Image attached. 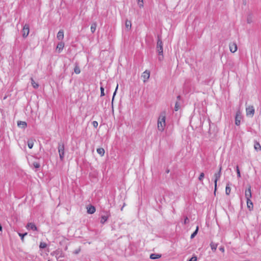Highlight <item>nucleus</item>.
I'll return each mask as SVG.
<instances>
[{"instance_id":"obj_1","label":"nucleus","mask_w":261,"mask_h":261,"mask_svg":"<svg viewBox=\"0 0 261 261\" xmlns=\"http://www.w3.org/2000/svg\"><path fill=\"white\" fill-rule=\"evenodd\" d=\"M166 112H163L161 113L158 120V129L160 132L164 130L166 125Z\"/></svg>"},{"instance_id":"obj_2","label":"nucleus","mask_w":261,"mask_h":261,"mask_svg":"<svg viewBox=\"0 0 261 261\" xmlns=\"http://www.w3.org/2000/svg\"><path fill=\"white\" fill-rule=\"evenodd\" d=\"M156 50L160 56L159 60L162 61L163 59V43L161 39V37L159 35L158 36Z\"/></svg>"},{"instance_id":"obj_3","label":"nucleus","mask_w":261,"mask_h":261,"mask_svg":"<svg viewBox=\"0 0 261 261\" xmlns=\"http://www.w3.org/2000/svg\"><path fill=\"white\" fill-rule=\"evenodd\" d=\"M58 149L59 154V157L61 161H63L65 156V146L63 143H58Z\"/></svg>"},{"instance_id":"obj_4","label":"nucleus","mask_w":261,"mask_h":261,"mask_svg":"<svg viewBox=\"0 0 261 261\" xmlns=\"http://www.w3.org/2000/svg\"><path fill=\"white\" fill-rule=\"evenodd\" d=\"M221 170H222V166L221 165L219 166V170L218 172L215 173L214 174V183H215V192L217 189V183L218 180H219L221 176Z\"/></svg>"},{"instance_id":"obj_5","label":"nucleus","mask_w":261,"mask_h":261,"mask_svg":"<svg viewBox=\"0 0 261 261\" xmlns=\"http://www.w3.org/2000/svg\"><path fill=\"white\" fill-rule=\"evenodd\" d=\"M51 255L55 256L57 259L64 257V254L62 251L59 249L53 251L51 253Z\"/></svg>"},{"instance_id":"obj_6","label":"nucleus","mask_w":261,"mask_h":261,"mask_svg":"<svg viewBox=\"0 0 261 261\" xmlns=\"http://www.w3.org/2000/svg\"><path fill=\"white\" fill-rule=\"evenodd\" d=\"M242 119V116L241 112L240 111H237L235 117V124L236 125L239 126L240 125Z\"/></svg>"},{"instance_id":"obj_7","label":"nucleus","mask_w":261,"mask_h":261,"mask_svg":"<svg viewBox=\"0 0 261 261\" xmlns=\"http://www.w3.org/2000/svg\"><path fill=\"white\" fill-rule=\"evenodd\" d=\"M30 32V28L28 24H25L22 29V36L23 38H26Z\"/></svg>"},{"instance_id":"obj_8","label":"nucleus","mask_w":261,"mask_h":261,"mask_svg":"<svg viewBox=\"0 0 261 261\" xmlns=\"http://www.w3.org/2000/svg\"><path fill=\"white\" fill-rule=\"evenodd\" d=\"M246 115L247 116L253 117L254 114V109L253 106H249L246 108Z\"/></svg>"},{"instance_id":"obj_9","label":"nucleus","mask_w":261,"mask_h":261,"mask_svg":"<svg viewBox=\"0 0 261 261\" xmlns=\"http://www.w3.org/2000/svg\"><path fill=\"white\" fill-rule=\"evenodd\" d=\"M251 189V186H249L248 188L245 190V196L246 199V200L250 199L252 197V193Z\"/></svg>"},{"instance_id":"obj_10","label":"nucleus","mask_w":261,"mask_h":261,"mask_svg":"<svg viewBox=\"0 0 261 261\" xmlns=\"http://www.w3.org/2000/svg\"><path fill=\"white\" fill-rule=\"evenodd\" d=\"M150 77V72L148 70H145L143 72L142 77L143 79V82L146 83Z\"/></svg>"},{"instance_id":"obj_11","label":"nucleus","mask_w":261,"mask_h":261,"mask_svg":"<svg viewBox=\"0 0 261 261\" xmlns=\"http://www.w3.org/2000/svg\"><path fill=\"white\" fill-rule=\"evenodd\" d=\"M229 46L230 51L231 53H234L237 50L238 47H237V44L235 42L230 43Z\"/></svg>"},{"instance_id":"obj_12","label":"nucleus","mask_w":261,"mask_h":261,"mask_svg":"<svg viewBox=\"0 0 261 261\" xmlns=\"http://www.w3.org/2000/svg\"><path fill=\"white\" fill-rule=\"evenodd\" d=\"M110 216V214L109 213V212H106V215H102L101 217L100 223L103 224L107 221Z\"/></svg>"},{"instance_id":"obj_13","label":"nucleus","mask_w":261,"mask_h":261,"mask_svg":"<svg viewBox=\"0 0 261 261\" xmlns=\"http://www.w3.org/2000/svg\"><path fill=\"white\" fill-rule=\"evenodd\" d=\"M27 228L28 229H31L33 231H37V227L35 225V224L34 223H29L28 224L27 226Z\"/></svg>"},{"instance_id":"obj_14","label":"nucleus","mask_w":261,"mask_h":261,"mask_svg":"<svg viewBox=\"0 0 261 261\" xmlns=\"http://www.w3.org/2000/svg\"><path fill=\"white\" fill-rule=\"evenodd\" d=\"M57 38L59 40H62L64 38V31L62 30H60L57 36Z\"/></svg>"},{"instance_id":"obj_15","label":"nucleus","mask_w":261,"mask_h":261,"mask_svg":"<svg viewBox=\"0 0 261 261\" xmlns=\"http://www.w3.org/2000/svg\"><path fill=\"white\" fill-rule=\"evenodd\" d=\"M64 47V43L63 42H59L57 46V49H58V52L60 53L61 51L63 50Z\"/></svg>"},{"instance_id":"obj_16","label":"nucleus","mask_w":261,"mask_h":261,"mask_svg":"<svg viewBox=\"0 0 261 261\" xmlns=\"http://www.w3.org/2000/svg\"><path fill=\"white\" fill-rule=\"evenodd\" d=\"M247 206L249 211H252L253 208V204L251 199L247 200Z\"/></svg>"},{"instance_id":"obj_17","label":"nucleus","mask_w":261,"mask_h":261,"mask_svg":"<svg viewBox=\"0 0 261 261\" xmlns=\"http://www.w3.org/2000/svg\"><path fill=\"white\" fill-rule=\"evenodd\" d=\"M95 207L93 205H90L87 207V212L88 214H92L95 213Z\"/></svg>"},{"instance_id":"obj_18","label":"nucleus","mask_w":261,"mask_h":261,"mask_svg":"<svg viewBox=\"0 0 261 261\" xmlns=\"http://www.w3.org/2000/svg\"><path fill=\"white\" fill-rule=\"evenodd\" d=\"M34 140L32 138L29 139L27 142L28 146L30 149H31L33 148L34 143Z\"/></svg>"},{"instance_id":"obj_19","label":"nucleus","mask_w":261,"mask_h":261,"mask_svg":"<svg viewBox=\"0 0 261 261\" xmlns=\"http://www.w3.org/2000/svg\"><path fill=\"white\" fill-rule=\"evenodd\" d=\"M17 125L22 128H25L27 126V124L25 121H19L17 122Z\"/></svg>"},{"instance_id":"obj_20","label":"nucleus","mask_w":261,"mask_h":261,"mask_svg":"<svg viewBox=\"0 0 261 261\" xmlns=\"http://www.w3.org/2000/svg\"><path fill=\"white\" fill-rule=\"evenodd\" d=\"M254 148L257 151L261 150V146L257 141H254Z\"/></svg>"},{"instance_id":"obj_21","label":"nucleus","mask_w":261,"mask_h":261,"mask_svg":"<svg viewBox=\"0 0 261 261\" xmlns=\"http://www.w3.org/2000/svg\"><path fill=\"white\" fill-rule=\"evenodd\" d=\"M210 246L212 251L215 252L218 246V244L212 242L210 244Z\"/></svg>"},{"instance_id":"obj_22","label":"nucleus","mask_w":261,"mask_h":261,"mask_svg":"<svg viewBox=\"0 0 261 261\" xmlns=\"http://www.w3.org/2000/svg\"><path fill=\"white\" fill-rule=\"evenodd\" d=\"M74 71L76 74H79L81 72V69L77 63L75 64V67L74 68Z\"/></svg>"},{"instance_id":"obj_23","label":"nucleus","mask_w":261,"mask_h":261,"mask_svg":"<svg viewBox=\"0 0 261 261\" xmlns=\"http://www.w3.org/2000/svg\"><path fill=\"white\" fill-rule=\"evenodd\" d=\"M125 28L127 30H129L131 29L132 23L131 21L128 20H126L125 21Z\"/></svg>"},{"instance_id":"obj_24","label":"nucleus","mask_w":261,"mask_h":261,"mask_svg":"<svg viewBox=\"0 0 261 261\" xmlns=\"http://www.w3.org/2000/svg\"><path fill=\"white\" fill-rule=\"evenodd\" d=\"M31 84L34 88L37 89L39 87V84L36 83L33 77L31 78Z\"/></svg>"},{"instance_id":"obj_25","label":"nucleus","mask_w":261,"mask_h":261,"mask_svg":"<svg viewBox=\"0 0 261 261\" xmlns=\"http://www.w3.org/2000/svg\"><path fill=\"white\" fill-rule=\"evenodd\" d=\"M231 191L229 183H227L225 189V193L226 195H229Z\"/></svg>"},{"instance_id":"obj_26","label":"nucleus","mask_w":261,"mask_h":261,"mask_svg":"<svg viewBox=\"0 0 261 261\" xmlns=\"http://www.w3.org/2000/svg\"><path fill=\"white\" fill-rule=\"evenodd\" d=\"M97 27V23L96 22H93L91 25V31L92 33H94L95 32L96 29Z\"/></svg>"},{"instance_id":"obj_27","label":"nucleus","mask_w":261,"mask_h":261,"mask_svg":"<svg viewBox=\"0 0 261 261\" xmlns=\"http://www.w3.org/2000/svg\"><path fill=\"white\" fill-rule=\"evenodd\" d=\"M97 152L101 156L105 154V149L102 148H99L97 149Z\"/></svg>"},{"instance_id":"obj_28","label":"nucleus","mask_w":261,"mask_h":261,"mask_svg":"<svg viewBox=\"0 0 261 261\" xmlns=\"http://www.w3.org/2000/svg\"><path fill=\"white\" fill-rule=\"evenodd\" d=\"M161 255L159 254L152 253L150 255V258L152 259H157L161 257Z\"/></svg>"},{"instance_id":"obj_29","label":"nucleus","mask_w":261,"mask_h":261,"mask_svg":"<svg viewBox=\"0 0 261 261\" xmlns=\"http://www.w3.org/2000/svg\"><path fill=\"white\" fill-rule=\"evenodd\" d=\"M100 96H103L105 95V93H104V88L103 87V86L102 85V83H100Z\"/></svg>"},{"instance_id":"obj_30","label":"nucleus","mask_w":261,"mask_h":261,"mask_svg":"<svg viewBox=\"0 0 261 261\" xmlns=\"http://www.w3.org/2000/svg\"><path fill=\"white\" fill-rule=\"evenodd\" d=\"M198 231V227L197 226L196 230L191 234V237H190L191 239L194 238L196 236V234H197Z\"/></svg>"},{"instance_id":"obj_31","label":"nucleus","mask_w":261,"mask_h":261,"mask_svg":"<svg viewBox=\"0 0 261 261\" xmlns=\"http://www.w3.org/2000/svg\"><path fill=\"white\" fill-rule=\"evenodd\" d=\"M46 246H47L46 244L45 243H44V242H41L40 245H39V247L41 249L45 248L46 247Z\"/></svg>"},{"instance_id":"obj_32","label":"nucleus","mask_w":261,"mask_h":261,"mask_svg":"<svg viewBox=\"0 0 261 261\" xmlns=\"http://www.w3.org/2000/svg\"><path fill=\"white\" fill-rule=\"evenodd\" d=\"M204 177V173H203V172L201 173L198 177V180L201 182L202 181Z\"/></svg>"},{"instance_id":"obj_33","label":"nucleus","mask_w":261,"mask_h":261,"mask_svg":"<svg viewBox=\"0 0 261 261\" xmlns=\"http://www.w3.org/2000/svg\"><path fill=\"white\" fill-rule=\"evenodd\" d=\"M179 104L178 101H176L175 104L174 110H175V111H177L179 110Z\"/></svg>"},{"instance_id":"obj_34","label":"nucleus","mask_w":261,"mask_h":261,"mask_svg":"<svg viewBox=\"0 0 261 261\" xmlns=\"http://www.w3.org/2000/svg\"><path fill=\"white\" fill-rule=\"evenodd\" d=\"M32 165L35 168H39L40 167V164L39 163H38V162H34V163H33Z\"/></svg>"},{"instance_id":"obj_35","label":"nucleus","mask_w":261,"mask_h":261,"mask_svg":"<svg viewBox=\"0 0 261 261\" xmlns=\"http://www.w3.org/2000/svg\"><path fill=\"white\" fill-rule=\"evenodd\" d=\"M18 234H19V237H20V238H21V241L22 242H23V241H24V237L27 234V232H25L24 233H19Z\"/></svg>"},{"instance_id":"obj_36","label":"nucleus","mask_w":261,"mask_h":261,"mask_svg":"<svg viewBox=\"0 0 261 261\" xmlns=\"http://www.w3.org/2000/svg\"><path fill=\"white\" fill-rule=\"evenodd\" d=\"M139 6L141 8L143 7V0H137Z\"/></svg>"},{"instance_id":"obj_37","label":"nucleus","mask_w":261,"mask_h":261,"mask_svg":"<svg viewBox=\"0 0 261 261\" xmlns=\"http://www.w3.org/2000/svg\"><path fill=\"white\" fill-rule=\"evenodd\" d=\"M236 170H237L238 177H241V173H240V171L239 168L238 166H237Z\"/></svg>"},{"instance_id":"obj_38","label":"nucleus","mask_w":261,"mask_h":261,"mask_svg":"<svg viewBox=\"0 0 261 261\" xmlns=\"http://www.w3.org/2000/svg\"><path fill=\"white\" fill-rule=\"evenodd\" d=\"M81 250V248L79 247V248L76 249V250H75L73 251V253L75 254H77L80 252Z\"/></svg>"},{"instance_id":"obj_39","label":"nucleus","mask_w":261,"mask_h":261,"mask_svg":"<svg viewBox=\"0 0 261 261\" xmlns=\"http://www.w3.org/2000/svg\"><path fill=\"white\" fill-rule=\"evenodd\" d=\"M98 122L96 121H94L92 122V125L94 128H96L98 126Z\"/></svg>"},{"instance_id":"obj_40","label":"nucleus","mask_w":261,"mask_h":261,"mask_svg":"<svg viewBox=\"0 0 261 261\" xmlns=\"http://www.w3.org/2000/svg\"><path fill=\"white\" fill-rule=\"evenodd\" d=\"M197 257L196 256H192L188 261H196Z\"/></svg>"},{"instance_id":"obj_41","label":"nucleus","mask_w":261,"mask_h":261,"mask_svg":"<svg viewBox=\"0 0 261 261\" xmlns=\"http://www.w3.org/2000/svg\"><path fill=\"white\" fill-rule=\"evenodd\" d=\"M189 222V221L188 218L187 217H186L185 218V220H184V224H186L188 223Z\"/></svg>"},{"instance_id":"obj_42","label":"nucleus","mask_w":261,"mask_h":261,"mask_svg":"<svg viewBox=\"0 0 261 261\" xmlns=\"http://www.w3.org/2000/svg\"><path fill=\"white\" fill-rule=\"evenodd\" d=\"M219 250H220V251H221L222 252H224L225 251L224 247L222 246L220 247Z\"/></svg>"},{"instance_id":"obj_43","label":"nucleus","mask_w":261,"mask_h":261,"mask_svg":"<svg viewBox=\"0 0 261 261\" xmlns=\"http://www.w3.org/2000/svg\"><path fill=\"white\" fill-rule=\"evenodd\" d=\"M118 85H117V87H116V89H115V92H114V94H113L112 101L113 100L114 97V96H115V94H116V93L117 90V89H118Z\"/></svg>"},{"instance_id":"obj_44","label":"nucleus","mask_w":261,"mask_h":261,"mask_svg":"<svg viewBox=\"0 0 261 261\" xmlns=\"http://www.w3.org/2000/svg\"><path fill=\"white\" fill-rule=\"evenodd\" d=\"M177 99H178V100H180V95H178L177 96Z\"/></svg>"},{"instance_id":"obj_45","label":"nucleus","mask_w":261,"mask_h":261,"mask_svg":"<svg viewBox=\"0 0 261 261\" xmlns=\"http://www.w3.org/2000/svg\"><path fill=\"white\" fill-rule=\"evenodd\" d=\"M7 98V96H5L4 97V99H6Z\"/></svg>"},{"instance_id":"obj_46","label":"nucleus","mask_w":261,"mask_h":261,"mask_svg":"<svg viewBox=\"0 0 261 261\" xmlns=\"http://www.w3.org/2000/svg\"><path fill=\"white\" fill-rule=\"evenodd\" d=\"M247 21H248V23H250V20H249L248 19L247 20Z\"/></svg>"},{"instance_id":"obj_47","label":"nucleus","mask_w":261,"mask_h":261,"mask_svg":"<svg viewBox=\"0 0 261 261\" xmlns=\"http://www.w3.org/2000/svg\"><path fill=\"white\" fill-rule=\"evenodd\" d=\"M247 21H248V23H250V20H249L248 19L247 20Z\"/></svg>"},{"instance_id":"obj_48","label":"nucleus","mask_w":261,"mask_h":261,"mask_svg":"<svg viewBox=\"0 0 261 261\" xmlns=\"http://www.w3.org/2000/svg\"><path fill=\"white\" fill-rule=\"evenodd\" d=\"M123 208V207H122V208H121V211H122Z\"/></svg>"}]
</instances>
